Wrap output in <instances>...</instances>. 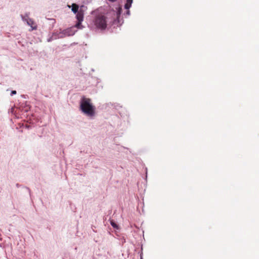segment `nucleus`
Returning <instances> with one entry per match:
<instances>
[{
    "label": "nucleus",
    "instance_id": "nucleus-21",
    "mask_svg": "<svg viewBox=\"0 0 259 259\" xmlns=\"http://www.w3.org/2000/svg\"><path fill=\"white\" fill-rule=\"evenodd\" d=\"M141 259H143L142 256H141Z\"/></svg>",
    "mask_w": 259,
    "mask_h": 259
},
{
    "label": "nucleus",
    "instance_id": "nucleus-5",
    "mask_svg": "<svg viewBox=\"0 0 259 259\" xmlns=\"http://www.w3.org/2000/svg\"><path fill=\"white\" fill-rule=\"evenodd\" d=\"M84 7L83 5L81 6L79 12L75 14L76 18L78 21H82L83 20L84 14L82 9Z\"/></svg>",
    "mask_w": 259,
    "mask_h": 259
},
{
    "label": "nucleus",
    "instance_id": "nucleus-2",
    "mask_svg": "<svg viewBox=\"0 0 259 259\" xmlns=\"http://www.w3.org/2000/svg\"><path fill=\"white\" fill-rule=\"evenodd\" d=\"M80 110L85 115L93 117L95 115V107L92 104L91 99L83 97L80 101Z\"/></svg>",
    "mask_w": 259,
    "mask_h": 259
},
{
    "label": "nucleus",
    "instance_id": "nucleus-19",
    "mask_svg": "<svg viewBox=\"0 0 259 259\" xmlns=\"http://www.w3.org/2000/svg\"><path fill=\"white\" fill-rule=\"evenodd\" d=\"M108 1L112 3H114V2H115L116 1H117V0H108Z\"/></svg>",
    "mask_w": 259,
    "mask_h": 259
},
{
    "label": "nucleus",
    "instance_id": "nucleus-20",
    "mask_svg": "<svg viewBox=\"0 0 259 259\" xmlns=\"http://www.w3.org/2000/svg\"><path fill=\"white\" fill-rule=\"evenodd\" d=\"M16 186L17 188H19L20 186V185H19V184L17 183V184H16Z\"/></svg>",
    "mask_w": 259,
    "mask_h": 259
},
{
    "label": "nucleus",
    "instance_id": "nucleus-13",
    "mask_svg": "<svg viewBox=\"0 0 259 259\" xmlns=\"http://www.w3.org/2000/svg\"><path fill=\"white\" fill-rule=\"evenodd\" d=\"M54 37V36H53V34H52V35L47 39V41L51 42L53 40L55 39Z\"/></svg>",
    "mask_w": 259,
    "mask_h": 259
},
{
    "label": "nucleus",
    "instance_id": "nucleus-18",
    "mask_svg": "<svg viewBox=\"0 0 259 259\" xmlns=\"http://www.w3.org/2000/svg\"><path fill=\"white\" fill-rule=\"evenodd\" d=\"M49 20H50L53 21V24H55L56 23V20L54 19H49Z\"/></svg>",
    "mask_w": 259,
    "mask_h": 259
},
{
    "label": "nucleus",
    "instance_id": "nucleus-6",
    "mask_svg": "<svg viewBox=\"0 0 259 259\" xmlns=\"http://www.w3.org/2000/svg\"><path fill=\"white\" fill-rule=\"evenodd\" d=\"M52 34L55 39L64 38L62 30L60 32H54Z\"/></svg>",
    "mask_w": 259,
    "mask_h": 259
},
{
    "label": "nucleus",
    "instance_id": "nucleus-9",
    "mask_svg": "<svg viewBox=\"0 0 259 259\" xmlns=\"http://www.w3.org/2000/svg\"><path fill=\"white\" fill-rule=\"evenodd\" d=\"M133 0H126V3L124 5V8L126 10H128L132 7Z\"/></svg>",
    "mask_w": 259,
    "mask_h": 259
},
{
    "label": "nucleus",
    "instance_id": "nucleus-7",
    "mask_svg": "<svg viewBox=\"0 0 259 259\" xmlns=\"http://www.w3.org/2000/svg\"><path fill=\"white\" fill-rule=\"evenodd\" d=\"M71 11L75 14L79 12V6L76 4H72L71 5Z\"/></svg>",
    "mask_w": 259,
    "mask_h": 259
},
{
    "label": "nucleus",
    "instance_id": "nucleus-8",
    "mask_svg": "<svg viewBox=\"0 0 259 259\" xmlns=\"http://www.w3.org/2000/svg\"><path fill=\"white\" fill-rule=\"evenodd\" d=\"M27 25L31 26L32 30H36L37 29V26H33V25L34 24V21L32 19H28L25 21Z\"/></svg>",
    "mask_w": 259,
    "mask_h": 259
},
{
    "label": "nucleus",
    "instance_id": "nucleus-4",
    "mask_svg": "<svg viewBox=\"0 0 259 259\" xmlns=\"http://www.w3.org/2000/svg\"><path fill=\"white\" fill-rule=\"evenodd\" d=\"M116 19L114 20L115 22H117L118 23H120V25L123 23V20L122 19H120V15L122 13V8L121 7H118L116 8Z\"/></svg>",
    "mask_w": 259,
    "mask_h": 259
},
{
    "label": "nucleus",
    "instance_id": "nucleus-12",
    "mask_svg": "<svg viewBox=\"0 0 259 259\" xmlns=\"http://www.w3.org/2000/svg\"><path fill=\"white\" fill-rule=\"evenodd\" d=\"M110 224H111V226L113 228H115V229H117L118 228V225H117V224L114 221H110Z\"/></svg>",
    "mask_w": 259,
    "mask_h": 259
},
{
    "label": "nucleus",
    "instance_id": "nucleus-15",
    "mask_svg": "<svg viewBox=\"0 0 259 259\" xmlns=\"http://www.w3.org/2000/svg\"><path fill=\"white\" fill-rule=\"evenodd\" d=\"M16 93H17L16 91H15V90H13V91H11L10 95H11V96H13L14 95H16Z\"/></svg>",
    "mask_w": 259,
    "mask_h": 259
},
{
    "label": "nucleus",
    "instance_id": "nucleus-17",
    "mask_svg": "<svg viewBox=\"0 0 259 259\" xmlns=\"http://www.w3.org/2000/svg\"><path fill=\"white\" fill-rule=\"evenodd\" d=\"M25 188L28 190L29 194L30 195V194H31V190H30V189L28 187H26Z\"/></svg>",
    "mask_w": 259,
    "mask_h": 259
},
{
    "label": "nucleus",
    "instance_id": "nucleus-1",
    "mask_svg": "<svg viewBox=\"0 0 259 259\" xmlns=\"http://www.w3.org/2000/svg\"><path fill=\"white\" fill-rule=\"evenodd\" d=\"M94 14L90 24L89 25L90 29L93 30H105L107 28V17L103 14L97 11H93Z\"/></svg>",
    "mask_w": 259,
    "mask_h": 259
},
{
    "label": "nucleus",
    "instance_id": "nucleus-16",
    "mask_svg": "<svg viewBox=\"0 0 259 259\" xmlns=\"http://www.w3.org/2000/svg\"><path fill=\"white\" fill-rule=\"evenodd\" d=\"M107 106L111 105V106H114V108H115V107H116V106H115V104H112L111 103H107Z\"/></svg>",
    "mask_w": 259,
    "mask_h": 259
},
{
    "label": "nucleus",
    "instance_id": "nucleus-3",
    "mask_svg": "<svg viewBox=\"0 0 259 259\" xmlns=\"http://www.w3.org/2000/svg\"><path fill=\"white\" fill-rule=\"evenodd\" d=\"M76 31L77 30L75 29L74 27H70L64 29L62 30L63 37H65V36H73L75 34Z\"/></svg>",
    "mask_w": 259,
    "mask_h": 259
},
{
    "label": "nucleus",
    "instance_id": "nucleus-10",
    "mask_svg": "<svg viewBox=\"0 0 259 259\" xmlns=\"http://www.w3.org/2000/svg\"><path fill=\"white\" fill-rule=\"evenodd\" d=\"M29 15H30L29 13H26L24 15L21 14L20 15V16H21V17L22 18V20L24 22H25V21H26V20L31 19V18H29Z\"/></svg>",
    "mask_w": 259,
    "mask_h": 259
},
{
    "label": "nucleus",
    "instance_id": "nucleus-14",
    "mask_svg": "<svg viewBox=\"0 0 259 259\" xmlns=\"http://www.w3.org/2000/svg\"><path fill=\"white\" fill-rule=\"evenodd\" d=\"M124 15L125 16L127 15V16H130V11L128 10H126V12L124 14Z\"/></svg>",
    "mask_w": 259,
    "mask_h": 259
},
{
    "label": "nucleus",
    "instance_id": "nucleus-11",
    "mask_svg": "<svg viewBox=\"0 0 259 259\" xmlns=\"http://www.w3.org/2000/svg\"><path fill=\"white\" fill-rule=\"evenodd\" d=\"M82 21H77V23L75 25L74 27L77 28L79 29H81L83 28V26L81 25Z\"/></svg>",
    "mask_w": 259,
    "mask_h": 259
}]
</instances>
